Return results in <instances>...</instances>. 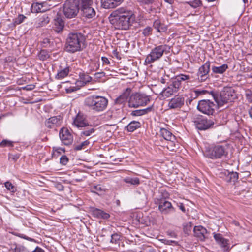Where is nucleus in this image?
<instances>
[{
	"label": "nucleus",
	"mask_w": 252,
	"mask_h": 252,
	"mask_svg": "<svg viewBox=\"0 0 252 252\" xmlns=\"http://www.w3.org/2000/svg\"><path fill=\"white\" fill-rule=\"evenodd\" d=\"M100 63L98 61H93L90 64V69L92 71H96L99 69Z\"/></svg>",
	"instance_id": "40"
},
{
	"label": "nucleus",
	"mask_w": 252,
	"mask_h": 252,
	"mask_svg": "<svg viewBox=\"0 0 252 252\" xmlns=\"http://www.w3.org/2000/svg\"><path fill=\"white\" fill-rule=\"evenodd\" d=\"M228 66L227 64H223L220 66H213L212 67V72L215 74H223L228 69Z\"/></svg>",
	"instance_id": "31"
},
{
	"label": "nucleus",
	"mask_w": 252,
	"mask_h": 252,
	"mask_svg": "<svg viewBox=\"0 0 252 252\" xmlns=\"http://www.w3.org/2000/svg\"><path fill=\"white\" fill-rule=\"evenodd\" d=\"M79 80L77 82L78 85L84 86L92 80V77L84 72H80L79 74Z\"/></svg>",
	"instance_id": "27"
},
{
	"label": "nucleus",
	"mask_w": 252,
	"mask_h": 252,
	"mask_svg": "<svg viewBox=\"0 0 252 252\" xmlns=\"http://www.w3.org/2000/svg\"><path fill=\"white\" fill-rule=\"evenodd\" d=\"M85 41L84 35L77 32H72L68 34L66 40L65 49L69 53H75L83 49Z\"/></svg>",
	"instance_id": "2"
},
{
	"label": "nucleus",
	"mask_w": 252,
	"mask_h": 252,
	"mask_svg": "<svg viewBox=\"0 0 252 252\" xmlns=\"http://www.w3.org/2000/svg\"><path fill=\"white\" fill-rule=\"evenodd\" d=\"M184 97L180 95H176L168 103V107L171 109L181 108L184 104Z\"/></svg>",
	"instance_id": "15"
},
{
	"label": "nucleus",
	"mask_w": 252,
	"mask_h": 252,
	"mask_svg": "<svg viewBox=\"0 0 252 252\" xmlns=\"http://www.w3.org/2000/svg\"><path fill=\"white\" fill-rule=\"evenodd\" d=\"M152 28L148 26L143 29L142 33L145 36H148L152 34Z\"/></svg>",
	"instance_id": "49"
},
{
	"label": "nucleus",
	"mask_w": 252,
	"mask_h": 252,
	"mask_svg": "<svg viewBox=\"0 0 252 252\" xmlns=\"http://www.w3.org/2000/svg\"><path fill=\"white\" fill-rule=\"evenodd\" d=\"M93 215L98 218H102L104 219H108L110 217L109 214L98 209H95L94 210H93Z\"/></svg>",
	"instance_id": "33"
},
{
	"label": "nucleus",
	"mask_w": 252,
	"mask_h": 252,
	"mask_svg": "<svg viewBox=\"0 0 252 252\" xmlns=\"http://www.w3.org/2000/svg\"><path fill=\"white\" fill-rule=\"evenodd\" d=\"M101 60L102 61V65L105 66V65H109L110 64V62L108 59L106 57H102Z\"/></svg>",
	"instance_id": "55"
},
{
	"label": "nucleus",
	"mask_w": 252,
	"mask_h": 252,
	"mask_svg": "<svg viewBox=\"0 0 252 252\" xmlns=\"http://www.w3.org/2000/svg\"><path fill=\"white\" fill-rule=\"evenodd\" d=\"M192 228V225L191 222H187L184 224V231L188 235L191 232Z\"/></svg>",
	"instance_id": "43"
},
{
	"label": "nucleus",
	"mask_w": 252,
	"mask_h": 252,
	"mask_svg": "<svg viewBox=\"0 0 252 252\" xmlns=\"http://www.w3.org/2000/svg\"><path fill=\"white\" fill-rule=\"evenodd\" d=\"M70 71V67L68 64H66V63H62L59 66L55 78L57 79L64 78L68 75Z\"/></svg>",
	"instance_id": "16"
},
{
	"label": "nucleus",
	"mask_w": 252,
	"mask_h": 252,
	"mask_svg": "<svg viewBox=\"0 0 252 252\" xmlns=\"http://www.w3.org/2000/svg\"><path fill=\"white\" fill-rule=\"evenodd\" d=\"M138 0L142 4H147V5L152 4L154 1V0Z\"/></svg>",
	"instance_id": "58"
},
{
	"label": "nucleus",
	"mask_w": 252,
	"mask_h": 252,
	"mask_svg": "<svg viewBox=\"0 0 252 252\" xmlns=\"http://www.w3.org/2000/svg\"><path fill=\"white\" fill-rule=\"evenodd\" d=\"M79 10V4L75 1L66 0L63 7V12L64 16L68 19L76 17Z\"/></svg>",
	"instance_id": "6"
},
{
	"label": "nucleus",
	"mask_w": 252,
	"mask_h": 252,
	"mask_svg": "<svg viewBox=\"0 0 252 252\" xmlns=\"http://www.w3.org/2000/svg\"><path fill=\"white\" fill-rule=\"evenodd\" d=\"M32 252H45V251L42 248L39 247H36L35 249L33 250Z\"/></svg>",
	"instance_id": "64"
},
{
	"label": "nucleus",
	"mask_w": 252,
	"mask_h": 252,
	"mask_svg": "<svg viewBox=\"0 0 252 252\" xmlns=\"http://www.w3.org/2000/svg\"><path fill=\"white\" fill-rule=\"evenodd\" d=\"M120 239V236L117 233H114L111 235L110 242L117 244Z\"/></svg>",
	"instance_id": "48"
},
{
	"label": "nucleus",
	"mask_w": 252,
	"mask_h": 252,
	"mask_svg": "<svg viewBox=\"0 0 252 252\" xmlns=\"http://www.w3.org/2000/svg\"><path fill=\"white\" fill-rule=\"evenodd\" d=\"M131 92V89L129 88H127L125 91L119 97H118L115 101V105H116L117 107H118V105H122V107L123 106L124 104L127 101L128 97L130 95Z\"/></svg>",
	"instance_id": "19"
},
{
	"label": "nucleus",
	"mask_w": 252,
	"mask_h": 252,
	"mask_svg": "<svg viewBox=\"0 0 252 252\" xmlns=\"http://www.w3.org/2000/svg\"><path fill=\"white\" fill-rule=\"evenodd\" d=\"M150 101V98L143 94L135 93L129 96L128 106L129 107H138L147 104Z\"/></svg>",
	"instance_id": "7"
},
{
	"label": "nucleus",
	"mask_w": 252,
	"mask_h": 252,
	"mask_svg": "<svg viewBox=\"0 0 252 252\" xmlns=\"http://www.w3.org/2000/svg\"><path fill=\"white\" fill-rule=\"evenodd\" d=\"M215 104L210 100L203 99L199 101L197 106V109L202 113L208 115H213L215 112Z\"/></svg>",
	"instance_id": "9"
},
{
	"label": "nucleus",
	"mask_w": 252,
	"mask_h": 252,
	"mask_svg": "<svg viewBox=\"0 0 252 252\" xmlns=\"http://www.w3.org/2000/svg\"><path fill=\"white\" fill-rule=\"evenodd\" d=\"M124 181L126 183L135 186L138 185L140 184L139 179L137 177H126L124 179Z\"/></svg>",
	"instance_id": "37"
},
{
	"label": "nucleus",
	"mask_w": 252,
	"mask_h": 252,
	"mask_svg": "<svg viewBox=\"0 0 252 252\" xmlns=\"http://www.w3.org/2000/svg\"><path fill=\"white\" fill-rule=\"evenodd\" d=\"M12 145V143L11 141H7L6 140H3L0 143V146L3 147L5 146H11Z\"/></svg>",
	"instance_id": "57"
},
{
	"label": "nucleus",
	"mask_w": 252,
	"mask_h": 252,
	"mask_svg": "<svg viewBox=\"0 0 252 252\" xmlns=\"http://www.w3.org/2000/svg\"><path fill=\"white\" fill-rule=\"evenodd\" d=\"M213 97L219 107L233 101L236 98L234 91L231 89L221 92L220 95L216 96L214 94Z\"/></svg>",
	"instance_id": "5"
},
{
	"label": "nucleus",
	"mask_w": 252,
	"mask_h": 252,
	"mask_svg": "<svg viewBox=\"0 0 252 252\" xmlns=\"http://www.w3.org/2000/svg\"><path fill=\"white\" fill-rule=\"evenodd\" d=\"M162 241L163 243H164L165 244H166V245H171L173 243L175 244H177V242L175 241H173V240L162 239Z\"/></svg>",
	"instance_id": "59"
},
{
	"label": "nucleus",
	"mask_w": 252,
	"mask_h": 252,
	"mask_svg": "<svg viewBox=\"0 0 252 252\" xmlns=\"http://www.w3.org/2000/svg\"><path fill=\"white\" fill-rule=\"evenodd\" d=\"M95 129L92 126H89L86 127L85 129L81 132L80 135L82 137L84 136H90L95 132Z\"/></svg>",
	"instance_id": "35"
},
{
	"label": "nucleus",
	"mask_w": 252,
	"mask_h": 252,
	"mask_svg": "<svg viewBox=\"0 0 252 252\" xmlns=\"http://www.w3.org/2000/svg\"><path fill=\"white\" fill-rule=\"evenodd\" d=\"M64 21L60 16L58 14L57 15L55 19L54 25L55 28H56V31L59 32L61 31L64 27Z\"/></svg>",
	"instance_id": "28"
},
{
	"label": "nucleus",
	"mask_w": 252,
	"mask_h": 252,
	"mask_svg": "<svg viewBox=\"0 0 252 252\" xmlns=\"http://www.w3.org/2000/svg\"><path fill=\"white\" fill-rule=\"evenodd\" d=\"M48 10L46 2L34 3L32 4L31 10L32 13L44 12Z\"/></svg>",
	"instance_id": "24"
},
{
	"label": "nucleus",
	"mask_w": 252,
	"mask_h": 252,
	"mask_svg": "<svg viewBox=\"0 0 252 252\" xmlns=\"http://www.w3.org/2000/svg\"><path fill=\"white\" fill-rule=\"evenodd\" d=\"M25 88L27 90H32L35 88V85L31 84L27 85Z\"/></svg>",
	"instance_id": "62"
},
{
	"label": "nucleus",
	"mask_w": 252,
	"mask_h": 252,
	"mask_svg": "<svg viewBox=\"0 0 252 252\" xmlns=\"http://www.w3.org/2000/svg\"><path fill=\"white\" fill-rule=\"evenodd\" d=\"M108 104V99L102 96L93 95L86 97L84 105L95 113H100L106 110Z\"/></svg>",
	"instance_id": "3"
},
{
	"label": "nucleus",
	"mask_w": 252,
	"mask_h": 252,
	"mask_svg": "<svg viewBox=\"0 0 252 252\" xmlns=\"http://www.w3.org/2000/svg\"><path fill=\"white\" fill-rule=\"evenodd\" d=\"M121 112V110L116 105H114L105 114V118L108 120L116 119L118 115Z\"/></svg>",
	"instance_id": "23"
},
{
	"label": "nucleus",
	"mask_w": 252,
	"mask_h": 252,
	"mask_svg": "<svg viewBox=\"0 0 252 252\" xmlns=\"http://www.w3.org/2000/svg\"><path fill=\"white\" fill-rule=\"evenodd\" d=\"M68 162V158L65 155L60 158V163L63 165H65Z\"/></svg>",
	"instance_id": "53"
},
{
	"label": "nucleus",
	"mask_w": 252,
	"mask_h": 252,
	"mask_svg": "<svg viewBox=\"0 0 252 252\" xmlns=\"http://www.w3.org/2000/svg\"><path fill=\"white\" fill-rule=\"evenodd\" d=\"M245 95L247 101L250 103H252V90L247 89L245 90Z\"/></svg>",
	"instance_id": "41"
},
{
	"label": "nucleus",
	"mask_w": 252,
	"mask_h": 252,
	"mask_svg": "<svg viewBox=\"0 0 252 252\" xmlns=\"http://www.w3.org/2000/svg\"><path fill=\"white\" fill-rule=\"evenodd\" d=\"M83 16L88 18H92L95 16V11L91 6L88 7L81 11Z\"/></svg>",
	"instance_id": "30"
},
{
	"label": "nucleus",
	"mask_w": 252,
	"mask_h": 252,
	"mask_svg": "<svg viewBox=\"0 0 252 252\" xmlns=\"http://www.w3.org/2000/svg\"><path fill=\"white\" fill-rule=\"evenodd\" d=\"M153 27L159 32H164L167 30L166 26L161 23L159 19H157L154 22Z\"/></svg>",
	"instance_id": "32"
},
{
	"label": "nucleus",
	"mask_w": 252,
	"mask_h": 252,
	"mask_svg": "<svg viewBox=\"0 0 252 252\" xmlns=\"http://www.w3.org/2000/svg\"><path fill=\"white\" fill-rule=\"evenodd\" d=\"M11 252H29V251L24 246H16L15 248L11 249Z\"/></svg>",
	"instance_id": "42"
},
{
	"label": "nucleus",
	"mask_w": 252,
	"mask_h": 252,
	"mask_svg": "<svg viewBox=\"0 0 252 252\" xmlns=\"http://www.w3.org/2000/svg\"><path fill=\"white\" fill-rule=\"evenodd\" d=\"M89 144L90 142L88 140H85L80 144L75 145L74 147V149L76 151L81 150L82 149H85Z\"/></svg>",
	"instance_id": "38"
},
{
	"label": "nucleus",
	"mask_w": 252,
	"mask_h": 252,
	"mask_svg": "<svg viewBox=\"0 0 252 252\" xmlns=\"http://www.w3.org/2000/svg\"><path fill=\"white\" fill-rule=\"evenodd\" d=\"M50 21V18L47 15H44L40 19V22L41 23V25L42 26H43L49 23Z\"/></svg>",
	"instance_id": "50"
},
{
	"label": "nucleus",
	"mask_w": 252,
	"mask_h": 252,
	"mask_svg": "<svg viewBox=\"0 0 252 252\" xmlns=\"http://www.w3.org/2000/svg\"><path fill=\"white\" fill-rule=\"evenodd\" d=\"M77 90V88L74 86L70 87L65 89L66 93H69L75 91Z\"/></svg>",
	"instance_id": "60"
},
{
	"label": "nucleus",
	"mask_w": 252,
	"mask_h": 252,
	"mask_svg": "<svg viewBox=\"0 0 252 252\" xmlns=\"http://www.w3.org/2000/svg\"><path fill=\"white\" fill-rule=\"evenodd\" d=\"M214 234V238L215 239V240H216V241L217 242V243H218V242H219L221 240V239H223V237L222 236L221 234H220V233H213Z\"/></svg>",
	"instance_id": "54"
},
{
	"label": "nucleus",
	"mask_w": 252,
	"mask_h": 252,
	"mask_svg": "<svg viewBox=\"0 0 252 252\" xmlns=\"http://www.w3.org/2000/svg\"><path fill=\"white\" fill-rule=\"evenodd\" d=\"M170 47L166 44L158 45L153 48L150 53L147 55L144 61L145 65L150 64L159 60L164 53L169 52Z\"/></svg>",
	"instance_id": "4"
},
{
	"label": "nucleus",
	"mask_w": 252,
	"mask_h": 252,
	"mask_svg": "<svg viewBox=\"0 0 252 252\" xmlns=\"http://www.w3.org/2000/svg\"><path fill=\"white\" fill-rule=\"evenodd\" d=\"M93 4L92 0H80L79 5L81 11L91 6Z\"/></svg>",
	"instance_id": "36"
},
{
	"label": "nucleus",
	"mask_w": 252,
	"mask_h": 252,
	"mask_svg": "<svg viewBox=\"0 0 252 252\" xmlns=\"http://www.w3.org/2000/svg\"><path fill=\"white\" fill-rule=\"evenodd\" d=\"M194 92L197 95H200L205 94H211L213 96V95L214 94L212 92H209L205 90L197 89V90H195Z\"/></svg>",
	"instance_id": "46"
},
{
	"label": "nucleus",
	"mask_w": 252,
	"mask_h": 252,
	"mask_svg": "<svg viewBox=\"0 0 252 252\" xmlns=\"http://www.w3.org/2000/svg\"><path fill=\"white\" fill-rule=\"evenodd\" d=\"M222 174L224 175V178L227 182H235L238 178V174L237 172H229L226 170Z\"/></svg>",
	"instance_id": "25"
},
{
	"label": "nucleus",
	"mask_w": 252,
	"mask_h": 252,
	"mask_svg": "<svg viewBox=\"0 0 252 252\" xmlns=\"http://www.w3.org/2000/svg\"><path fill=\"white\" fill-rule=\"evenodd\" d=\"M110 23L116 29L127 30L135 21L134 13L126 7H120L114 11L109 17Z\"/></svg>",
	"instance_id": "1"
},
{
	"label": "nucleus",
	"mask_w": 252,
	"mask_h": 252,
	"mask_svg": "<svg viewBox=\"0 0 252 252\" xmlns=\"http://www.w3.org/2000/svg\"><path fill=\"white\" fill-rule=\"evenodd\" d=\"M194 235L201 241L207 237V230L202 226H196L193 228Z\"/></svg>",
	"instance_id": "22"
},
{
	"label": "nucleus",
	"mask_w": 252,
	"mask_h": 252,
	"mask_svg": "<svg viewBox=\"0 0 252 252\" xmlns=\"http://www.w3.org/2000/svg\"><path fill=\"white\" fill-rule=\"evenodd\" d=\"M19 154H10L8 156V158L9 160H12V161L15 162L19 158Z\"/></svg>",
	"instance_id": "52"
},
{
	"label": "nucleus",
	"mask_w": 252,
	"mask_h": 252,
	"mask_svg": "<svg viewBox=\"0 0 252 252\" xmlns=\"http://www.w3.org/2000/svg\"><path fill=\"white\" fill-rule=\"evenodd\" d=\"M96 78H101L105 76V73L103 72H97L94 74Z\"/></svg>",
	"instance_id": "61"
},
{
	"label": "nucleus",
	"mask_w": 252,
	"mask_h": 252,
	"mask_svg": "<svg viewBox=\"0 0 252 252\" xmlns=\"http://www.w3.org/2000/svg\"><path fill=\"white\" fill-rule=\"evenodd\" d=\"M210 69V62L207 61L199 68L197 73L198 79L201 82L206 81L208 78Z\"/></svg>",
	"instance_id": "12"
},
{
	"label": "nucleus",
	"mask_w": 252,
	"mask_h": 252,
	"mask_svg": "<svg viewBox=\"0 0 252 252\" xmlns=\"http://www.w3.org/2000/svg\"><path fill=\"white\" fill-rule=\"evenodd\" d=\"M124 0H101L102 6L105 9L114 8L123 1Z\"/></svg>",
	"instance_id": "20"
},
{
	"label": "nucleus",
	"mask_w": 252,
	"mask_h": 252,
	"mask_svg": "<svg viewBox=\"0 0 252 252\" xmlns=\"http://www.w3.org/2000/svg\"><path fill=\"white\" fill-rule=\"evenodd\" d=\"M141 123L136 121H133L130 122L128 125L125 127L128 132H133L136 129L141 127Z\"/></svg>",
	"instance_id": "29"
},
{
	"label": "nucleus",
	"mask_w": 252,
	"mask_h": 252,
	"mask_svg": "<svg viewBox=\"0 0 252 252\" xmlns=\"http://www.w3.org/2000/svg\"><path fill=\"white\" fill-rule=\"evenodd\" d=\"M191 78L189 75L180 74L175 77L172 82L180 88L182 81H188Z\"/></svg>",
	"instance_id": "26"
},
{
	"label": "nucleus",
	"mask_w": 252,
	"mask_h": 252,
	"mask_svg": "<svg viewBox=\"0 0 252 252\" xmlns=\"http://www.w3.org/2000/svg\"><path fill=\"white\" fill-rule=\"evenodd\" d=\"M218 244L220 245V246L223 248L224 250H227L229 248L228 241L224 238L221 239V240L218 242Z\"/></svg>",
	"instance_id": "45"
},
{
	"label": "nucleus",
	"mask_w": 252,
	"mask_h": 252,
	"mask_svg": "<svg viewBox=\"0 0 252 252\" xmlns=\"http://www.w3.org/2000/svg\"><path fill=\"white\" fill-rule=\"evenodd\" d=\"M179 88L173 82L167 87L165 88L161 92V94L163 96L168 97L174 93H177L179 90Z\"/></svg>",
	"instance_id": "18"
},
{
	"label": "nucleus",
	"mask_w": 252,
	"mask_h": 252,
	"mask_svg": "<svg viewBox=\"0 0 252 252\" xmlns=\"http://www.w3.org/2000/svg\"><path fill=\"white\" fill-rule=\"evenodd\" d=\"M74 124L77 127L85 128L89 126V123L83 115L78 114L73 122Z\"/></svg>",
	"instance_id": "21"
},
{
	"label": "nucleus",
	"mask_w": 252,
	"mask_h": 252,
	"mask_svg": "<svg viewBox=\"0 0 252 252\" xmlns=\"http://www.w3.org/2000/svg\"><path fill=\"white\" fill-rule=\"evenodd\" d=\"M205 155L211 159H217L226 155V152L224 146L217 145L208 148L205 151Z\"/></svg>",
	"instance_id": "8"
},
{
	"label": "nucleus",
	"mask_w": 252,
	"mask_h": 252,
	"mask_svg": "<svg viewBox=\"0 0 252 252\" xmlns=\"http://www.w3.org/2000/svg\"><path fill=\"white\" fill-rule=\"evenodd\" d=\"M25 16L23 15H19L18 18V20L19 21V23H21L23 21V20L25 18Z\"/></svg>",
	"instance_id": "63"
},
{
	"label": "nucleus",
	"mask_w": 252,
	"mask_h": 252,
	"mask_svg": "<svg viewBox=\"0 0 252 252\" xmlns=\"http://www.w3.org/2000/svg\"><path fill=\"white\" fill-rule=\"evenodd\" d=\"M16 236H17L18 237H19L20 238L26 239V240L31 241V242H35V240L34 239L29 237L23 234L19 233V234H17L16 235Z\"/></svg>",
	"instance_id": "51"
},
{
	"label": "nucleus",
	"mask_w": 252,
	"mask_h": 252,
	"mask_svg": "<svg viewBox=\"0 0 252 252\" xmlns=\"http://www.w3.org/2000/svg\"><path fill=\"white\" fill-rule=\"evenodd\" d=\"M159 210L163 214H168L171 212L174 211L170 202L166 200H161L158 205Z\"/></svg>",
	"instance_id": "17"
},
{
	"label": "nucleus",
	"mask_w": 252,
	"mask_h": 252,
	"mask_svg": "<svg viewBox=\"0 0 252 252\" xmlns=\"http://www.w3.org/2000/svg\"><path fill=\"white\" fill-rule=\"evenodd\" d=\"M6 188L12 192H15L16 191V187L10 182H6L4 184Z\"/></svg>",
	"instance_id": "44"
},
{
	"label": "nucleus",
	"mask_w": 252,
	"mask_h": 252,
	"mask_svg": "<svg viewBox=\"0 0 252 252\" xmlns=\"http://www.w3.org/2000/svg\"><path fill=\"white\" fill-rule=\"evenodd\" d=\"M38 57L41 60L44 61L49 57V55L46 50H43L39 53Z\"/></svg>",
	"instance_id": "47"
},
{
	"label": "nucleus",
	"mask_w": 252,
	"mask_h": 252,
	"mask_svg": "<svg viewBox=\"0 0 252 252\" xmlns=\"http://www.w3.org/2000/svg\"><path fill=\"white\" fill-rule=\"evenodd\" d=\"M152 109V107H148L145 109L136 110L131 112V115L135 116H142L151 112Z\"/></svg>",
	"instance_id": "34"
},
{
	"label": "nucleus",
	"mask_w": 252,
	"mask_h": 252,
	"mask_svg": "<svg viewBox=\"0 0 252 252\" xmlns=\"http://www.w3.org/2000/svg\"><path fill=\"white\" fill-rule=\"evenodd\" d=\"M200 4V0H194L192 2H191L190 5L194 8H196L199 6Z\"/></svg>",
	"instance_id": "56"
},
{
	"label": "nucleus",
	"mask_w": 252,
	"mask_h": 252,
	"mask_svg": "<svg viewBox=\"0 0 252 252\" xmlns=\"http://www.w3.org/2000/svg\"><path fill=\"white\" fill-rule=\"evenodd\" d=\"M59 136L61 141L65 145H70L73 141V135L66 128L63 127L60 129Z\"/></svg>",
	"instance_id": "13"
},
{
	"label": "nucleus",
	"mask_w": 252,
	"mask_h": 252,
	"mask_svg": "<svg viewBox=\"0 0 252 252\" xmlns=\"http://www.w3.org/2000/svg\"><path fill=\"white\" fill-rule=\"evenodd\" d=\"M196 127L199 130H206L214 125V122L211 120H208L207 118L201 117L197 118L194 121Z\"/></svg>",
	"instance_id": "11"
},
{
	"label": "nucleus",
	"mask_w": 252,
	"mask_h": 252,
	"mask_svg": "<svg viewBox=\"0 0 252 252\" xmlns=\"http://www.w3.org/2000/svg\"><path fill=\"white\" fill-rule=\"evenodd\" d=\"M103 190V188L100 185H93L91 187V191L92 192L99 194Z\"/></svg>",
	"instance_id": "39"
},
{
	"label": "nucleus",
	"mask_w": 252,
	"mask_h": 252,
	"mask_svg": "<svg viewBox=\"0 0 252 252\" xmlns=\"http://www.w3.org/2000/svg\"><path fill=\"white\" fill-rule=\"evenodd\" d=\"M159 135L167 141V148L170 151H173L175 146V136L169 130L164 128L160 129Z\"/></svg>",
	"instance_id": "10"
},
{
	"label": "nucleus",
	"mask_w": 252,
	"mask_h": 252,
	"mask_svg": "<svg viewBox=\"0 0 252 252\" xmlns=\"http://www.w3.org/2000/svg\"><path fill=\"white\" fill-rule=\"evenodd\" d=\"M63 117L61 115L51 117L45 122V126L48 128H54L61 126Z\"/></svg>",
	"instance_id": "14"
}]
</instances>
